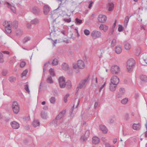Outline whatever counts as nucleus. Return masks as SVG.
<instances>
[{
	"label": "nucleus",
	"mask_w": 147,
	"mask_h": 147,
	"mask_svg": "<svg viewBox=\"0 0 147 147\" xmlns=\"http://www.w3.org/2000/svg\"><path fill=\"white\" fill-rule=\"evenodd\" d=\"M117 142V139L116 138H115L113 140V143L114 144H115Z\"/></svg>",
	"instance_id": "680f3d73"
},
{
	"label": "nucleus",
	"mask_w": 147,
	"mask_h": 147,
	"mask_svg": "<svg viewBox=\"0 0 147 147\" xmlns=\"http://www.w3.org/2000/svg\"><path fill=\"white\" fill-rule=\"evenodd\" d=\"M122 48L120 46H117L115 48V52L117 54H120L122 51Z\"/></svg>",
	"instance_id": "393cba45"
},
{
	"label": "nucleus",
	"mask_w": 147,
	"mask_h": 147,
	"mask_svg": "<svg viewBox=\"0 0 147 147\" xmlns=\"http://www.w3.org/2000/svg\"><path fill=\"white\" fill-rule=\"evenodd\" d=\"M60 87L61 88L66 87L67 89H70L71 87V82L68 81L65 82V80L63 76L60 77L58 79Z\"/></svg>",
	"instance_id": "f257e3e1"
},
{
	"label": "nucleus",
	"mask_w": 147,
	"mask_h": 147,
	"mask_svg": "<svg viewBox=\"0 0 147 147\" xmlns=\"http://www.w3.org/2000/svg\"><path fill=\"white\" fill-rule=\"evenodd\" d=\"M87 81V80H85L82 82L80 83L76 89V91H80V89L82 88L83 86L85 85Z\"/></svg>",
	"instance_id": "ddd939ff"
},
{
	"label": "nucleus",
	"mask_w": 147,
	"mask_h": 147,
	"mask_svg": "<svg viewBox=\"0 0 147 147\" xmlns=\"http://www.w3.org/2000/svg\"><path fill=\"white\" fill-rule=\"evenodd\" d=\"M141 79L144 81L147 82V76L145 75H141L140 76Z\"/></svg>",
	"instance_id": "473e14b6"
},
{
	"label": "nucleus",
	"mask_w": 147,
	"mask_h": 147,
	"mask_svg": "<svg viewBox=\"0 0 147 147\" xmlns=\"http://www.w3.org/2000/svg\"><path fill=\"white\" fill-rule=\"evenodd\" d=\"M59 63L58 60L56 59H55L52 62V64L53 65H56Z\"/></svg>",
	"instance_id": "7c9ffc66"
},
{
	"label": "nucleus",
	"mask_w": 147,
	"mask_h": 147,
	"mask_svg": "<svg viewBox=\"0 0 147 147\" xmlns=\"http://www.w3.org/2000/svg\"><path fill=\"white\" fill-rule=\"evenodd\" d=\"M2 52L4 54H9V52L8 51H3Z\"/></svg>",
	"instance_id": "052dcab7"
},
{
	"label": "nucleus",
	"mask_w": 147,
	"mask_h": 147,
	"mask_svg": "<svg viewBox=\"0 0 147 147\" xmlns=\"http://www.w3.org/2000/svg\"><path fill=\"white\" fill-rule=\"evenodd\" d=\"M90 135V131L89 130H87L86 131L84 136H82L81 137L80 139L83 142H85L87 139Z\"/></svg>",
	"instance_id": "f8f14e48"
},
{
	"label": "nucleus",
	"mask_w": 147,
	"mask_h": 147,
	"mask_svg": "<svg viewBox=\"0 0 147 147\" xmlns=\"http://www.w3.org/2000/svg\"><path fill=\"white\" fill-rule=\"evenodd\" d=\"M26 65V63L24 61H22L21 62L20 64V67H23L25 66Z\"/></svg>",
	"instance_id": "603ef678"
},
{
	"label": "nucleus",
	"mask_w": 147,
	"mask_h": 147,
	"mask_svg": "<svg viewBox=\"0 0 147 147\" xmlns=\"http://www.w3.org/2000/svg\"><path fill=\"white\" fill-rule=\"evenodd\" d=\"M11 125L12 128L14 129H18L20 127L19 124L15 121L11 122Z\"/></svg>",
	"instance_id": "2eb2a0df"
},
{
	"label": "nucleus",
	"mask_w": 147,
	"mask_h": 147,
	"mask_svg": "<svg viewBox=\"0 0 147 147\" xmlns=\"http://www.w3.org/2000/svg\"><path fill=\"white\" fill-rule=\"evenodd\" d=\"M4 5L10 8L13 12L15 13L16 12V8L12 4H11L9 2H5Z\"/></svg>",
	"instance_id": "9b49d317"
},
{
	"label": "nucleus",
	"mask_w": 147,
	"mask_h": 147,
	"mask_svg": "<svg viewBox=\"0 0 147 147\" xmlns=\"http://www.w3.org/2000/svg\"><path fill=\"white\" fill-rule=\"evenodd\" d=\"M120 92L125 91V89L123 87H121L119 89Z\"/></svg>",
	"instance_id": "5fc2aeb1"
},
{
	"label": "nucleus",
	"mask_w": 147,
	"mask_h": 147,
	"mask_svg": "<svg viewBox=\"0 0 147 147\" xmlns=\"http://www.w3.org/2000/svg\"><path fill=\"white\" fill-rule=\"evenodd\" d=\"M72 67L74 69H76L77 68V65L75 63H73L72 64Z\"/></svg>",
	"instance_id": "3c124183"
},
{
	"label": "nucleus",
	"mask_w": 147,
	"mask_h": 147,
	"mask_svg": "<svg viewBox=\"0 0 147 147\" xmlns=\"http://www.w3.org/2000/svg\"><path fill=\"white\" fill-rule=\"evenodd\" d=\"M111 70L113 74H118L120 71V69L118 66L113 65L111 67Z\"/></svg>",
	"instance_id": "423d86ee"
},
{
	"label": "nucleus",
	"mask_w": 147,
	"mask_h": 147,
	"mask_svg": "<svg viewBox=\"0 0 147 147\" xmlns=\"http://www.w3.org/2000/svg\"><path fill=\"white\" fill-rule=\"evenodd\" d=\"M141 127V125L140 123H138V124L134 123L133 124L132 126L133 128L136 130H140Z\"/></svg>",
	"instance_id": "6ab92c4d"
},
{
	"label": "nucleus",
	"mask_w": 147,
	"mask_h": 147,
	"mask_svg": "<svg viewBox=\"0 0 147 147\" xmlns=\"http://www.w3.org/2000/svg\"><path fill=\"white\" fill-rule=\"evenodd\" d=\"M129 114L128 113H126L124 116V119L126 121H127L129 120Z\"/></svg>",
	"instance_id": "e433bc0d"
},
{
	"label": "nucleus",
	"mask_w": 147,
	"mask_h": 147,
	"mask_svg": "<svg viewBox=\"0 0 147 147\" xmlns=\"http://www.w3.org/2000/svg\"><path fill=\"white\" fill-rule=\"evenodd\" d=\"M3 25L5 28V32L6 34H10L11 32V22L10 21H5L3 23Z\"/></svg>",
	"instance_id": "7ed1b4c3"
},
{
	"label": "nucleus",
	"mask_w": 147,
	"mask_h": 147,
	"mask_svg": "<svg viewBox=\"0 0 147 147\" xmlns=\"http://www.w3.org/2000/svg\"><path fill=\"white\" fill-rule=\"evenodd\" d=\"M116 22H117V21H116V20H115V22L113 25V28H114L115 26L116 25Z\"/></svg>",
	"instance_id": "e2e57ef3"
},
{
	"label": "nucleus",
	"mask_w": 147,
	"mask_h": 147,
	"mask_svg": "<svg viewBox=\"0 0 147 147\" xmlns=\"http://www.w3.org/2000/svg\"><path fill=\"white\" fill-rule=\"evenodd\" d=\"M28 70L27 69H26L24 70L22 74V77L25 76L27 74L28 72Z\"/></svg>",
	"instance_id": "49530a36"
},
{
	"label": "nucleus",
	"mask_w": 147,
	"mask_h": 147,
	"mask_svg": "<svg viewBox=\"0 0 147 147\" xmlns=\"http://www.w3.org/2000/svg\"><path fill=\"white\" fill-rule=\"evenodd\" d=\"M99 28L100 30L103 31L104 32H106L108 29V26L104 24H101L99 26Z\"/></svg>",
	"instance_id": "dca6fc26"
},
{
	"label": "nucleus",
	"mask_w": 147,
	"mask_h": 147,
	"mask_svg": "<svg viewBox=\"0 0 147 147\" xmlns=\"http://www.w3.org/2000/svg\"><path fill=\"white\" fill-rule=\"evenodd\" d=\"M116 40L115 39H113L112 40L111 43V46L113 47L116 44Z\"/></svg>",
	"instance_id": "58836bf2"
},
{
	"label": "nucleus",
	"mask_w": 147,
	"mask_h": 147,
	"mask_svg": "<svg viewBox=\"0 0 147 147\" xmlns=\"http://www.w3.org/2000/svg\"><path fill=\"white\" fill-rule=\"evenodd\" d=\"M93 3V2L92 1H89V4L88 7L89 8H91V7H92V5Z\"/></svg>",
	"instance_id": "de8ad7c7"
},
{
	"label": "nucleus",
	"mask_w": 147,
	"mask_h": 147,
	"mask_svg": "<svg viewBox=\"0 0 147 147\" xmlns=\"http://www.w3.org/2000/svg\"><path fill=\"white\" fill-rule=\"evenodd\" d=\"M100 140L97 137L94 136L92 138V143L94 144H96L99 143Z\"/></svg>",
	"instance_id": "f3484780"
},
{
	"label": "nucleus",
	"mask_w": 147,
	"mask_h": 147,
	"mask_svg": "<svg viewBox=\"0 0 147 147\" xmlns=\"http://www.w3.org/2000/svg\"><path fill=\"white\" fill-rule=\"evenodd\" d=\"M142 59L144 62L147 64V54H144L142 55Z\"/></svg>",
	"instance_id": "c756f323"
},
{
	"label": "nucleus",
	"mask_w": 147,
	"mask_h": 147,
	"mask_svg": "<svg viewBox=\"0 0 147 147\" xmlns=\"http://www.w3.org/2000/svg\"><path fill=\"white\" fill-rule=\"evenodd\" d=\"M106 82H105L103 83H100V85L98 86L99 90L100 92L102 91V89L104 88L105 85L106 84Z\"/></svg>",
	"instance_id": "5701e85b"
},
{
	"label": "nucleus",
	"mask_w": 147,
	"mask_h": 147,
	"mask_svg": "<svg viewBox=\"0 0 147 147\" xmlns=\"http://www.w3.org/2000/svg\"><path fill=\"white\" fill-rule=\"evenodd\" d=\"M91 36L94 39H96L100 37L101 36V33L98 31H94L91 33Z\"/></svg>",
	"instance_id": "1a4fd4ad"
},
{
	"label": "nucleus",
	"mask_w": 147,
	"mask_h": 147,
	"mask_svg": "<svg viewBox=\"0 0 147 147\" xmlns=\"http://www.w3.org/2000/svg\"><path fill=\"white\" fill-rule=\"evenodd\" d=\"M24 88L26 91L28 92H29V91H30L29 89L28 86V85H26L25 86Z\"/></svg>",
	"instance_id": "09e8293b"
},
{
	"label": "nucleus",
	"mask_w": 147,
	"mask_h": 147,
	"mask_svg": "<svg viewBox=\"0 0 147 147\" xmlns=\"http://www.w3.org/2000/svg\"><path fill=\"white\" fill-rule=\"evenodd\" d=\"M119 79L116 76H113L111 79L110 83L115 85H117L119 82Z\"/></svg>",
	"instance_id": "6e6552de"
},
{
	"label": "nucleus",
	"mask_w": 147,
	"mask_h": 147,
	"mask_svg": "<svg viewBox=\"0 0 147 147\" xmlns=\"http://www.w3.org/2000/svg\"><path fill=\"white\" fill-rule=\"evenodd\" d=\"M141 52V49L139 47L136 48L134 51V54L136 56L139 55Z\"/></svg>",
	"instance_id": "aec40b11"
},
{
	"label": "nucleus",
	"mask_w": 147,
	"mask_h": 147,
	"mask_svg": "<svg viewBox=\"0 0 147 147\" xmlns=\"http://www.w3.org/2000/svg\"><path fill=\"white\" fill-rule=\"evenodd\" d=\"M49 71L50 75L52 76H55V74L53 69H50L49 70Z\"/></svg>",
	"instance_id": "2f4dec72"
},
{
	"label": "nucleus",
	"mask_w": 147,
	"mask_h": 147,
	"mask_svg": "<svg viewBox=\"0 0 147 147\" xmlns=\"http://www.w3.org/2000/svg\"><path fill=\"white\" fill-rule=\"evenodd\" d=\"M144 134L145 137L147 138V130H146V131L145 132Z\"/></svg>",
	"instance_id": "774afa93"
},
{
	"label": "nucleus",
	"mask_w": 147,
	"mask_h": 147,
	"mask_svg": "<svg viewBox=\"0 0 147 147\" xmlns=\"http://www.w3.org/2000/svg\"><path fill=\"white\" fill-rule=\"evenodd\" d=\"M78 67L80 69H83L85 67V63L82 60H79L77 62Z\"/></svg>",
	"instance_id": "9d476101"
},
{
	"label": "nucleus",
	"mask_w": 147,
	"mask_h": 147,
	"mask_svg": "<svg viewBox=\"0 0 147 147\" xmlns=\"http://www.w3.org/2000/svg\"><path fill=\"white\" fill-rule=\"evenodd\" d=\"M38 22V20H37L36 19H34L31 21V23L32 24H37Z\"/></svg>",
	"instance_id": "79ce46f5"
},
{
	"label": "nucleus",
	"mask_w": 147,
	"mask_h": 147,
	"mask_svg": "<svg viewBox=\"0 0 147 147\" xmlns=\"http://www.w3.org/2000/svg\"><path fill=\"white\" fill-rule=\"evenodd\" d=\"M43 109L45 110H47L48 109V107L47 106H44L43 108Z\"/></svg>",
	"instance_id": "338daca9"
},
{
	"label": "nucleus",
	"mask_w": 147,
	"mask_h": 147,
	"mask_svg": "<svg viewBox=\"0 0 147 147\" xmlns=\"http://www.w3.org/2000/svg\"><path fill=\"white\" fill-rule=\"evenodd\" d=\"M47 81L49 83L51 84L53 83V81L51 77H48L47 79Z\"/></svg>",
	"instance_id": "f704fd0d"
},
{
	"label": "nucleus",
	"mask_w": 147,
	"mask_h": 147,
	"mask_svg": "<svg viewBox=\"0 0 147 147\" xmlns=\"http://www.w3.org/2000/svg\"><path fill=\"white\" fill-rule=\"evenodd\" d=\"M66 112V110H64L56 116L55 119L51 122L50 124H53L55 127H56L58 124L62 123L63 122V120L61 119V118L65 114Z\"/></svg>",
	"instance_id": "f03ea898"
},
{
	"label": "nucleus",
	"mask_w": 147,
	"mask_h": 147,
	"mask_svg": "<svg viewBox=\"0 0 147 147\" xmlns=\"http://www.w3.org/2000/svg\"><path fill=\"white\" fill-rule=\"evenodd\" d=\"M62 69L64 71H67L69 70V67L68 64L65 63H63L61 66Z\"/></svg>",
	"instance_id": "a211bd4d"
},
{
	"label": "nucleus",
	"mask_w": 147,
	"mask_h": 147,
	"mask_svg": "<svg viewBox=\"0 0 147 147\" xmlns=\"http://www.w3.org/2000/svg\"><path fill=\"white\" fill-rule=\"evenodd\" d=\"M135 98H137L138 97V96H139V94L138 93H136L135 94Z\"/></svg>",
	"instance_id": "0e129e2a"
},
{
	"label": "nucleus",
	"mask_w": 147,
	"mask_h": 147,
	"mask_svg": "<svg viewBox=\"0 0 147 147\" xmlns=\"http://www.w3.org/2000/svg\"><path fill=\"white\" fill-rule=\"evenodd\" d=\"M55 99L54 97H51L50 99V101L51 103L54 104L55 102Z\"/></svg>",
	"instance_id": "c9c22d12"
},
{
	"label": "nucleus",
	"mask_w": 147,
	"mask_h": 147,
	"mask_svg": "<svg viewBox=\"0 0 147 147\" xmlns=\"http://www.w3.org/2000/svg\"><path fill=\"white\" fill-rule=\"evenodd\" d=\"M114 31V28H113L110 31L109 34H113Z\"/></svg>",
	"instance_id": "13d9d810"
},
{
	"label": "nucleus",
	"mask_w": 147,
	"mask_h": 147,
	"mask_svg": "<svg viewBox=\"0 0 147 147\" xmlns=\"http://www.w3.org/2000/svg\"><path fill=\"white\" fill-rule=\"evenodd\" d=\"M129 20V18L128 16H126L125 17L123 24V26L126 28H127L128 22Z\"/></svg>",
	"instance_id": "a878e982"
},
{
	"label": "nucleus",
	"mask_w": 147,
	"mask_h": 147,
	"mask_svg": "<svg viewBox=\"0 0 147 147\" xmlns=\"http://www.w3.org/2000/svg\"><path fill=\"white\" fill-rule=\"evenodd\" d=\"M12 108L14 113L15 114H18L20 110V107L16 101L13 102L12 105Z\"/></svg>",
	"instance_id": "39448f33"
},
{
	"label": "nucleus",
	"mask_w": 147,
	"mask_h": 147,
	"mask_svg": "<svg viewBox=\"0 0 147 147\" xmlns=\"http://www.w3.org/2000/svg\"><path fill=\"white\" fill-rule=\"evenodd\" d=\"M123 26L120 25H119V27L118 28V30L119 32H121L123 31Z\"/></svg>",
	"instance_id": "37998d69"
},
{
	"label": "nucleus",
	"mask_w": 147,
	"mask_h": 147,
	"mask_svg": "<svg viewBox=\"0 0 147 147\" xmlns=\"http://www.w3.org/2000/svg\"><path fill=\"white\" fill-rule=\"evenodd\" d=\"M135 62L132 59H129L127 61V69L128 71H130L134 67Z\"/></svg>",
	"instance_id": "20e7f679"
},
{
	"label": "nucleus",
	"mask_w": 147,
	"mask_h": 147,
	"mask_svg": "<svg viewBox=\"0 0 147 147\" xmlns=\"http://www.w3.org/2000/svg\"><path fill=\"white\" fill-rule=\"evenodd\" d=\"M50 11L48 5H45L43 7L44 13L45 14H47Z\"/></svg>",
	"instance_id": "412c9836"
},
{
	"label": "nucleus",
	"mask_w": 147,
	"mask_h": 147,
	"mask_svg": "<svg viewBox=\"0 0 147 147\" xmlns=\"http://www.w3.org/2000/svg\"><path fill=\"white\" fill-rule=\"evenodd\" d=\"M3 55L2 53L0 52V62L1 63H3L4 61V60L3 58Z\"/></svg>",
	"instance_id": "a19ab883"
},
{
	"label": "nucleus",
	"mask_w": 147,
	"mask_h": 147,
	"mask_svg": "<svg viewBox=\"0 0 147 147\" xmlns=\"http://www.w3.org/2000/svg\"><path fill=\"white\" fill-rule=\"evenodd\" d=\"M114 4L112 3H108L107 6V8L109 11H112L114 9Z\"/></svg>",
	"instance_id": "4468645a"
},
{
	"label": "nucleus",
	"mask_w": 147,
	"mask_h": 147,
	"mask_svg": "<svg viewBox=\"0 0 147 147\" xmlns=\"http://www.w3.org/2000/svg\"><path fill=\"white\" fill-rule=\"evenodd\" d=\"M98 104V101H96L95 102V103L94 104V108L95 109H96V107H97Z\"/></svg>",
	"instance_id": "6e6d98bb"
},
{
	"label": "nucleus",
	"mask_w": 147,
	"mask_h": 147,
	"mask_svg": "<svg viewBox=\"0 0 147 147\" xmlns=\"http://www.w3.org/2000/svg\"><path fill=\"white\" fill-rule=\"evenodd\" d=\"M114 121V120L113 119H109V123L110 124L113 123Z\"/></svg>",
	"instance_id": "4d7b16f0"
},
{
	"label": "nucleus",
	"mask_w": 147,
	"mask_h": 147,
	"mask_svg": "<svg viewBox=\"0 0 147 147\" xmlns=\"http://www.w3.org/2000/svg\"><path fill=\"white\" fill-rule=\"evenodd\" d=\"M97 19L99 22L104 23L106 21L107 18L105 15L100 14L98 16Z\"/></svg>",
	"instance_id": "0eeeda50"
},
{
	"label": "nucleus",
	"mask_w": 147,
	"mask_h": 147,
	"mask_svg": "<svg viewBox=\"0 0 147 147\" xmlns=\"http://www.w3.org/2000/svg\"><path fill=\"white\" fill-rule=\"evenodd\" d=\"M123 94V93H121V92H118V93L117 94V98H119L121 97Z\"/></svg>",
	"instance_id": "8fccbe9b"
},
{
	"label": "nucleus",
	"mask_w": 147,
	"mask_h": 147,
	"mask_svg": "<svg viewBox=\"0 0 147 147\" xmlns=\"http://www.w3.org/2000/svg\"><path fill=\"white\" fill-rule=\"evenodd\" d=\"M50 64V63L49 62H47L45 64V65H44V67H45L47 65V66H48Z\"/></svg>",
	"instance_id": "69168bd1"
},
{
	"label": "nucleus",
	"mask_w": 147,
	"mask_h": 147,
	"mask_svg": "<svg viewBox=\"0 0 147 147\" xmlns=\"http://www.w3.org/2000/svg\"><path fill=\"white\" fill-rule=\"evenodd\" d=\"M32 124L33 126L35 127L37 126H39L40 123L38 120H34Z\"/></svg>",
	"instance_id": "cd10ccee"
},
{
	"label": "nucleus",
	"mask_w": 147,
	"mask_h": 147,
	"mask_svg": "<svg viewBox=\"0 0 147 147\" xmlns=\"http://www.w3.org/2000/svg\"><path fill=\"white\" fill-rule=\"evenodd\" d=\"M64 20L66 22L69 23L71 21V19L70 18L69 19H65Z\"/></svg>",
	"instance_id": "864d4df0"
},
{
	"label": "nucleus",
	"mask_w": 147,
	"mask_h": 147,
	"mask_svg": "<svg viewBox=\"0 0 147 147\" xmlns=\"http://www.w3.org/2000/svg\"><path fill=\"white\" fill-rule=\"evenodd\" d=\"M41 116L42 119H46L47 117V113L44 111H42L41 113Z\"/></svg>",
	"instance_id": "bb28decb"
},
{
	"label": "nucleus",
	"mask_w": 147,
	"mask_h": 147,
	"mask_svg": "<svg viewBox=\"0 0 147 147\" xmlns=\"http://www.w3.org/2000/svg\"><path fill=\"white\" fill-rule=\"evenodd\" d=\"M9 81L11 82L15 81L16 80V78L14 77H11L9 78Z\"/></svg>",
	"instance_id": "a18cd8bd"
},
{
	"label": "nucleus",
	"mask_w": 147,
	"mask_h": 147,
	"mask_svg": "<svg viewBox=\"0 0 147 147\" xmlns=\"http://www.w3.org/2000/svg\"><path fill=\"white\" fill-rule=\"evenodd\" d=\"M76 23L79 24H80L82 22V20H81L76 18L75 19Z\"/></svg>",
	"instance_id": "ea45409f"
},
{
	"label": "nucleus",
	"mask_w": 147,
	"mask_h": 147,
	"mask_svg": "<svg viewBox=\"0 0 147 147\" xmlns=\"http://www.w3.org/2000/svg\"><path fill=\"white\" fill-rule=\"evenodd\" d=\"M30 119V117L29 116H28L27 117L25 118H24V119L26 121L29 120Z\"/></svg>",
	"instance_id": "bf43d9fd"
},
{
	"label": "nucleus",
	"mask_w": 147,
	"mask_h": 147,
	"mask_svg": "<svg viewBox=\"0 0 147 147\" xmlns=\"http://www.w3.org/2000/svg\"><path fill=\"white\" fill-rule=\"evenodd\" d=\"M124 49L126 50H128L130 49L131 48V45L129 43H128L125 44L124 47Z\"/></svg>",
	"instance_id": "c85d7f7f"
},
{
	"label": "nucleus",
	"mask_w": 147,
	"mask_h": 147,
	"mask_svg": "<svg viewBox=\"0 0 147 147\" xmlns=\"http://www.w3.org/2000/svg\"><path fill=\"white\" fill-rule=\"evenodd\" d=\"M117 85H115L112 84L110 83L109 84V89L111 91H115L117 87Z\"/></svg>",
	"instance_id": "b1692460"
},
{
	"label": "nucleus",
	"mask_w": 147,
	"mask_h": 147,
	"mask_svg": "<svg viewBox=\"0 0 147 147\" xmlns=\"http://www.w3.org/2000/svg\"><path fill=\"white\" fill-rule=\"evenodd\" d=\"M128 101V99L127 98H125L123 99L121 101V102L123 104H125L127 103Z\"/></svg>",
	"instance_id": "72a5a7b5"
},
{
	"label": "nucleus",
	"mask_w": 147,
	"mask_h": 147,
	"mask_svg": "<svg viewBox=\"0 0 147 147\" xmlns=\"http://www.w3.org/2000/svg\"><path fill=\"white\" fill-rule=\"evenodd\" d=\"M84 33L85 35L88 36L90 34V32L89 30L85 29L84 31Z\"/></svg>",
	"instance_id": "c03bdc74"
},
{
	"label": "nucleus",
	"mask_w": 147,
	"mask_h": 147,
	"mask_svg": "<svg viewBox=\"0 0 147 147\" xmlns=\"http://www.w3.org/2000/svg\"><path fill=\"white\" fill-rule=\"evenodd\" d=\"M69 94H66L64 97L63 100L66 103L67 102V98L69 96Z\"/></svg>",
	"instance_id": "4c0bfd02"
},
{
	"label": "nucleus",
	"mask_w": 147,
	"mask_h": 147,
	"mask_svg": "<svg viewBox=\"0 0 147 147\" xmlns=\"http://www.w3.org/2000/svg\"><path fill=\"white\" fill-rule=\"evenodd\" d=\"M99 127L100 130L104 133H106L107 132V129L106 127L104 125H100Z\"/></svg>",
	"instance_id": "4be33fe9"
}]
</instances>
